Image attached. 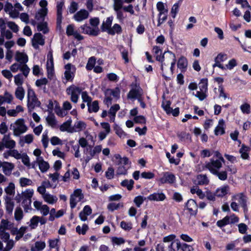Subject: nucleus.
Segmentation results:
<instances>
[{"label": "nucleus", "instance_id": "1", "mask_svg": "<svg viewBox=\"0 0 251 251\" xmlns=\"http://www.w3.org/2000/svg\"><path fill=\"white\" fill-rule=\"evenodd\" d=\"M0 251H10L15 246V242L10 239V234L6 229L0 227Z\"/></svg>", "mask_w": 251, "mask_h": 251}, {"label": "nucleus", "instance_id": "2", "mask_svg": "<svg viewBox=\"0 0 251 251\" xmlns=\"http://www.w3.org/2000/svg\"><path fill=\"white\" fill-rule=\"evenodd\" d=\"M102 150L100 145H98L93 148L91 146L83 149V156L80 158V161L87 164L96 154L100 153Z\"/></svg>", "mask_w": 251, "mask_h": 251}, {"label": "nucleus", "instance_id": "3", "mask_svg": "<svg viewBox=\"0 0 251 251\" xmlns=\"http://www.w3.org/2000/svg\"><path fill=\"white\" fill-rule=\"evenodd\" d=\"M10 128L13 131V135L18 137L25 133L28 129V127L25 124V120L20 118L10 125Z\"/></svg>", "mask_w": 251, "mask_h": 251}, {"label": "nucleus", "instance_id": "4", "mask_svg": "<svg viewBox=\"0 0 251 251\" xmlns=\"http://www.w3.org/2000/svg\"><path fill=\"white\" fill-rule=\"evenodd\" d=\"M34 194L33 189H26L22 191L19 195L20 199L22 201L23 206L25 211L27 212L30 209L31 203V198Z\"/></svg>", "mask_w": 251, "mask_h": 251}, {"label": "nucleus", "instance_id": "5", "mask_svg": "<svg viewBox=\"0 0 251 251\" xmlns=\"http://www.w3.org/2000/svg\"><path fill=\"white\" fill-rule=\"evenodd\" d=\"M208 79L206 78L201 80L198 84L199 90L196 92L195 97L201 101H202L207 97L208 92Z\"/></svg>", "mask_w": 251, "mask_h": 251}, {"label": "nucleus", "instance_id": "6", "mask_svg": "<svg viewBox=\"0 0 251 251\" xmlns=\"http://www.w3.org/2000/svg\"><path fill=\"white\" fill-rule=\"evenodd\" d=\"M82 92V89L81 87L75 85H71L66 89L67 94L70 96L71 101L74 103H76L79 100V96Z\"/></svg>", "mask_w": 251, "mask_h": 251}, {"label": "nucleus", "instance_id": "7", "mask_svg": "<svg viewBox=\"0 0 251 251\" xmlns=\"http://www.w3.org/2000/svg\"><path fill=\"white\" fill-rule=\"evenodd\" d=\"M160 177L156 179L159 185L164 184H172L176 181V176L171 172H162L160 174Z\"/></svg>", "mask_w": 251, "mask_h": 251}, {"label": "nucleus", "instance_id": "8", "mask_svg": "<svg viewBox=\"0 0 251 251\" xmlns=\"http://www.w3.org/2000/svg\"><path fill=\"white\" fill-rule=\"evenodd\" d=\"M225 161H224L212 158L209 161L205 162L204 167L208 169L211 173L213 174L216 173V171H219L222 168L223 163Z\"/></svg>", "mask_w": 251, "mask_h": 251}, {"label": "nucleus", "instance_id": "9", "mask_svg": "<svg viewBox=\"0 0 251 251\" xmlns=\"http://www.w3.org/2000/svg\"><path fill=\"white\" fill-rule=\"evenodd\" d=\"M40 104L35 93L33 89L28 88L27 90V106L29 110H32L36 106Z\"/></svg>", "mask_w": 251, "mask_h": 251}, {"label": "nucleus", "instance_id": "10", "mask_svg": "<svg viewBox=\"0 0 251 251\" xmlns=\"http://www.w3.org/2000/svg\"><path fill=\"white\" fill-rule=\"evenodd\" d=\"M84 198V195L81 189H75L71 195L70 198V204L72 209L75 207L77 203Z\"/></svg>", "mask_w": 251, "mask_h": 251}, {"label": "nucleus", "instance_id": "11", "mask_svg": "<svg viewBox=\"0 0 251 251\" xmlns=\"http://www.w3.org/2000/svg\"><path fill=\"white\" fill-rule=\"evenodd\" d=\"M39 5L41 8L36 13L35 18L38 21H43L48 12V2L46 0H41L39 2Z\"/></svg>", "mask_w": 251, "mask_h": 251}, {"label": "nucleus", "instance_id": "12", "mask_svg": "<svg viewBox=\"0 0 251 251\" xmlns=\"http://www.w3.org/2000/svg\"><path fill=\"white\" fill-rule=\"evenodd\" d=\"M131 86V89L127 95V97L128 99L135 100L137 98L143 95V90L139 84L132 83Z\"/></svg>", "mask_w": 251, "mask_h": 251}, {"label": "nucleus", "instance_id": "13", "mask_svg": "<svg viewBox=\"0 0 251 251\" xmlns=\"http://www.w3.org/2000/svg\"><path fill=\"white\" fill-rule=\"evenodd\" d=\"M64 77L67 81H72L75 72V67L70 63L65 66Z\"/></svg>", "mask_w": 251, "mask_h": 251}, {"label": "nucleus", "instance_id": "14", "mask_svg": "<svg viewBox=\"0 0 251 251\" xmlns=\"http://www.w3.org/2000/svg\"><path fill=\"white\" fill-rule=\"evenodd\" d=\"M152 51L154 54L156 60L161 62V70L163 72L164 65H166V63L164 62V55H166V57H168V54H163L162 55V50L159 47L154 46L153 48Z\"/></svg>", "mask_w": 251, "mask_h": 251}, {"label": "nucleus", "instance_id": "15", "mask_svg": "<svg viewBox=\"0 0 251 251\" xmlns=\"http://www.w3.org/2000/svg\"><path fill=\"white\" fill-rule=\"evenodd\" d=\"M34 208L44 216L49 214L50 212V207L47 204H43L42 202L35 201L33 202Z\"/></svg>", "mask_w": 251, "mask_h": 251}, {"label": "nucleus", "instance_id": "16", "mask_svg": "<svg viewBox=\"0 0 251 251\" xmlns=\"http://www.w3.org/2000/svg\"><path fill=\"white\" fill-rule=\"evenodd\" d=\"M232 200L237 201L239 205L245 211L247 209V197L243 193H240L233 195Z\"/></svg>", "mask_w": 251, "mask_h": 251}, {"label": "nucleus", "instance_id": "17", "mask_svg": "<svg viewBox=\"0 0 251 251\" xmlns=\"http://www.w3.org/2000/svg\"><path fill=\"white\" fill-rule=\"evenodd\" d=\"M47 70L48 76H52L54 72V63L52 51H50L47 55Z\"/></svg>", "mask_w": 251, "mask_h": 251}, {"label": "nucleus", "instance_id": "18", "mask_svg": "<svg viewBox=\"0 0 251 251\" xmlns=\"http://www.w3.org/2000/svg\"><path fill=\"white\" fill-rule=\"evenodd\" d=\"M146 199L150 201H162L166 199V196L164 193L160 191L150 194Z\"/></svg>", "mask_w": 251, "mask_h": 251}, {"label": "nucleus", "instance_id": "19", "mask_svg": "<svg viewBox=\"0 0 251 251\" xmlns=\"http://www.w3.org/2000/svg\"><path fill=\"white\" fill-rule=\"evenodd\" d=\"M66 34L69 36H73L75 38L79 41L83 39V36L77 30H75V26L72 24L69 25L67 26Z\"/></svg>", "mask_w": 251, "mask_h": 251}, {"label": "nucleus", "instance_id": "20", "mask_svg": "<svg viewBox=\"0 0 251 251\" xmlns=\"http://www.w3.org/2000/svg\"><path fill=\"white\" fill-rule=\"evenodd\" d=\"M164 54H168V56L166 58V62H165L166 65H164V66L168 65L169 62H170V70L172 73L173 74L174 71V68L176 63V55L174 53L169 50L165 51L164 52Z\"/></svg>", "mask_w": 251, "mask_h": 251}, {"label": "nucleus", "instance_id": "21", "mask_svg": "<svg viewBox=\"0 0 251 251\" xmlns=\"http://www.w3.org/2000/svg\"><path fill=\"white\" fill-rule=\"evenodd\" d=\"M81 32L83 33L89 34L93 36H97L99 33L98 27H91L86 25H84L80 27Z\"/></svg>", "mask_w": 251, "mask_h": 251}, {"label": "nucleus", "instance_id": "22", "mask_svg": "<svg viewBox=\"0 0 251 251\" xmlns=\"http://www.w3.org/2000/svg\"><path fill=\"white\" fill-rule=\"evenodd\" d=\"M185 207L192 215H196L198 211V205L193 199L189 200L186 203Z\"/></svg>", "mask_w": 251, "mask_h": 251}, {"label": "nucleus", "instance_id": "23", "mask_svg": "<svg viewBox=\"0 0 251 251\" xmlns=\"http://www.w3.org/2000/svg\"><path fill=\"white\" fill-rule=\"evenodd\" d=\"M32 46L35 49H38L39 45L43 46L45 44L43 36L40 33H35L32 39Z\"/></svg>", "mask_w": 251, "mask_h": 251}, {"label": "nucleus", "instance_id": "24", "mask_svg": "<svg viewBox=\"0 0 251 251\" xmlns=\"http://www.w3.org/2000/svg\"><path fill=\"white\" fill-rule=\"evenodd\" d=\"M89 12L87 10L83 9L77 12L74 15L73 17L75 21L80 22L85 19H87L89 17Z\"/></svg>", "mask_w": 251, "mask_h": 251}, {"label": "nucleus", "instance_id": "25", "mask_svg": "<svg viewBox=\"0 0 251 251\" xmlns=\"http://www.w3.org/2000/svg\"><path fill=\"white\" fill-rule=\"evenodd\" d=\"M64 7V0H60L56 2L57 23L60 25L62 20V11Z\"/></svg>", "mask_w": 251, "mask_h": 251}, {"label": "nucleus", "instance_id": "26", "mask_svg": "<svg viewBox=\"0 0 251 251\" xmlns=\"http://www.w3.org/2000/svg\"><path fill=\"white\" fill-rule=\"evenodd\" d=\"M230 191L229 186L228 185H224L218 188L215 192L216 197L223 198L227 195Z\"/></svg>", "mask_w": 251, "mask_h": 251}, {"label": "nucleus", "instance_id": "27", "mask_svg": "<svg viewBox=\"0 0 251 251\" xmlns=\"http://www.w3.org/2000/svg\"><path fill=\"white\" fill-rule=\"evenodd\" d=\"M226 125L225 121L223 119H220L218 124L214 129L215 135H223L225 133Z\"/></svg>", "mask_w": 251, "mask_h": 251}, {"label": "nucleus", "instance_id": "28", "mask_svg": "<svg viewBox=\"0 0 251 251\" xmlns=\"http://www.w3.org/2000/svg\"><path fill=\"white\" fill-rule=\"evenodd\" d=\"M72 120L69 118L66 122H64L59 127L61 131H66L68 133H72L73 126H72Z\"/></svg>", "mask_w": 251, "mask_h": 251}, {"label": "nucleus", "instance_id": "29", "mask_svg": "<svg viewBox=\"0 0 251 251\" xmlns=\"http://www.w3.org/2000/svg\"><path fill=\"white\" fill-rule=\"evenodd\" d=\"M36 162L38 165L39 168L41 172L45 173L49 170L50 168L49 164L45 161L43 158H38L36 159Z\"/></svg>", "mask_w": 251, "mask_h": 251}, {"label": "nucleus", "instance_id": "30", "mask_svg": "<svg viewBox=\"0 0 251 251\" xmlns=\"http://www.w3.org/2000/svg\"><path fill=\"white\" fill-rule=\"evenodd\" d=\"M86 127V125L84 122L81 121H76L75 123L74 126H73L72 133L82 131Z\"/></svg>", "mask_w": 251, "mask_h": 251}, {"label": "nucleus", "instance_id": "31", "mask_svg": "<svg viewBox=\"0 0 251 251\" xmlns=\"http://www.w3.org/2000/svg\"><path fill=\"white\" fill-rule=\"evenodd\" d=\"M14 168V165L12 163L3 162L2 172L6 176H10Z\"/></svg>", "mask_w": 251, "mask_h": 251}, {"label": "nucleus", "instance_id": "32", "mask_svg": "<svg viewBox=\"0 0 251 251\" xmlns=\"http://www.w3.org/2000/svg\"><path fill=\"white\" fill-rule=\"evenodd\" d=\"M113 20V17L110 16L107 17L105 21H104L102 24L101 29L102 31H105L108 32V30L110 29L112 22Z\"/></svg>", "mask_w": 251, "mask_h": 251}, {"label": "nucleus", "instance_id": "33", "mask_svg": "<svg viewBox=\"0 0 251 251\" xmlns=\"http://www.w3.org/2000/svg\"><path fill=\"white\" fill-rule=\"evenodd\" d=\"M15 59L20 63L23 64H26L28 60L27 55L24 52H17L16 53Z\"/></svg>", "mask_w": 251, "mask_h": 251}, {"label": "nucleus", "instance_id": "34", "mask_svg": "<svg viewBox=\"0 0 251 251\" xmlns=\"http://www.w3.org/2000/svg\"><path fill=\"white\" fill-rule=\"evenodd\" d=\"M5 200L6 211L8 214H11L14 208V202L12 199L8 196L5 197Z\"/></svg>", "mask_w": 251, "mask_h": 251}, {"label": "nucleus", "instance_id": "35", "mask_svg": "<svg viewBox=\"0 0 251 251\" xmlns=\"http://www.w3.org/2000/svg\"><path fill=\"white\" fill-rule=\"evenodd\" d=\"M42 198L45 202L50 204H53L56 203L58 200L57 198L55 196L51 195L49 193L43 196Z\"/></svg>", "mask_w": 251, "mask_h": 251}, {"label": "nucleus", "instance_id": "36", "mask_svg": "<svg viewBox=\"0 0 251 251\" xmlns=\"http://www.w3.org/2000/svg\"><path fill=\"white\" fill-rule=\"evenodd\" d=\"M48 243L50 249H55L56 251H59L60 244V238L59 237L57 238L49 239Z\"/></svg>", "mask_w": 251, "mask_h": 251}, {"label": "nucleus", "instance_id": "37", "mask_svg": "<svg viewBox=\"0 0 251 251\" xmlns=\"http://www.w3.org/2000/svg\"><path fill=\"white\" fill-rule=\"evenodd\" d=\"M46 247V243L44 241H37L31 247V251H42Z\"/></svg>", "mask_w": 251, "mask_h": 251}, {"label": "nucleus", "instance_id": "38", "mask_svg": "<svg viewBox=\"0 0 251 251\" xmlns=\"http://www.w3.org/2000/svg\"><path fill=\"white\" fill-rule=\"evenodd\" d=\"M19 184L21 187H25L29 186H33L34 183L33 181L28 178L22 177H20L19 180Z\"/></svg>", "mask_w": 251, "mask_h": 251}, {"label": "nucleus", "instance_id": "39", "mask_svg": "<svg viewBox=\"0 0 251 251\" xmlns=\"http://www.w3.org/2000/svg\"><path fill=\"white\" fill-rule=\"evenodd\" d=\"M88 106V111L89 113H96L99 110V102L98 100H95L87 104Z\"/></svg>", "mask_w": 251, "mask_h": 251}, {"label": "nucleus", "instance_id": "40", "mask_svg": "<svg viewBox=\"0 0 251 251\" xmlns=\"http://www.w3.org/2000/svg\"><path fill=\"white\" fill-rule=\"evenodd\" d=\"M122 29L121 25L118 24H115L110 29L108 30V33L111 35L115 34H120L122 33Z\"/></svg>", "mask_w": 251, "mask_h": 251}, {"label": "nucleus", "instance_id": "41", "mask_svg": "<svg viewBox=\"0 0 251 251\" xmlns=\"http://www.w3.org/2000/svg\"><path fill=\"white\" fill-rule=\"evenodd\" d=\"M188 65V62L187 59L184 57L181 56L180 57V58L178 59L177 62V67L181 70V71H184Z\"/></svg>", "mask_w": 251, "mask_h": 251}, {"label": "nucleus", "instance_id": "42", "mask_svg": "<svg viewBox=\"0 0 251 251\" xmlns=\"http://www.w3.org/2000/svg\"><path fill=\"white\" fill-rule=\"evenodd\" d=\"M181 247V244L179 240H176L171 243L168 247V251H177Z\"/></svg>", "mask_w": 251, "mask_h": 251}, {"label": "nucleus", "instance_id": "43", "mask_svg": "<svg viewBox=\"0 0 251 251\" xmlns=\"http://www.w3.org/2000/svg\"><path fill=\"white\" fill-rule=\"evenodd\" d=\"M46 120L48 124L52 127H54L56 126L57 121L53 114L50 112Z\"/></svg>", "mask_w": 251, "mask_h": 251}, {"label": "nucleus", "instance_id": "44", "mask_svg": "<svg viewBox=\"0 0 251 251\" xmlns=\"http://www.w3.org/2000/svg\"><path fill=\"white\" fill-rule=\"evenodd\" d=\"M106 91L107 95L111 96L113 99L117 100L120 98V90L119 88L117 87L113 89H108Z\"/></svg>", "mask_w": 251, "mask_h": 251}, {"label": "nucleus", "instance_id": "45", "mask_svg": "<svg viewBox=\"0 0 251 251\" xmlns=\"http://www.w3.org/2000/svg\"><path fill=\"white\" fill-rule=\"evenodd\" d=\"M250 151V148L242 145L241 148L239 150V152L241 154V157L244 159H247L249 157V152Z\"/></svg>", "mask_w": 251, "mask_h": 251}, {"label": "nucleus", "instance_id": "46", "mask_svg": "<svg viewBox=\"0 0 251 251\" xmlns=\"http://www.w3.org/2000/svg\"><path fill=\"white\" fill-rule=\"evenodd\" d=\"M24 213L22 208L20 207L16 208L14 212V218L18 222H20L23 218Z\"/></svg>", "mask_w": 251, "mask_h": 251}, {"label": "nucleus", "instance_id": "47", "mask_svg": "<svg viewBox=\"0 0 251 251\" xmlns=\"http://www.w3.org/2000/svg\"><path fill=\"white\" fill-rule=\"evenodd\" d=\"M25 90L22 86L17 87L16 89L15 95L17 99L22 100L25 96Z\"/></svg>", "mask_w": 251, "mask_h": 251}, {"label": "nucleus", "instance_id": "48", "mask_svg": "<svg viewBox=\"0 0 251 251\" xmlns=\"http://www.w3.org/2000/svg\"><path fill=\"white\" fill-rule=\"evenodd\" d=\"M39 216H34L30 219V221L27 223V224L31 229H35L37 227L39 222Z\"/></svg>", "mask_w": 251, "mask_h": 251}, {"label": "nucleus", "instance_id": "49", "mask_svg": "<svg viewBox=\"0 0 251 251\" xmlns=\"http://www.w3.org/2000/svg\"><path fill=\"white\" fill-rule=\"evenodd\" d=\"M197 183L199 185H205L209 182V179L206 175H200L197 177Z\"/></svg>", "mask_w": 251, "mask_h": 251}, {"label": "nucleus", "instance_id": "50", "mask_svg": "<svg viewBox=\"0 0 251 251\" xmlns=\"http://www.w3.org/2000/svg\"><path fill=\"white\" fill-rule=\"evenodd\" d=\"M5 193L10 196H12L15 194V186L14 183L10 182L8 186L5 188Z\"/></svg>", "mask_w": 251, "mask_h": 251}, {"label": "nucleus", "instance_id": "51", "mask_svg": "<svg viewBox=\"0 0 251 251\" xmlns=\"http://www.w3.org/2000/svg\"><path fill=\"white\" fill-rule=\"evenodd\" d=\"M25 78L23 76L22 74H19L14 76V82L17 87L22 86L24 83V79Z\"/></svg>", "mask_w": 251, "mask_h": 251}, {"label": "nucleus", "instance_id": "52", "mask_svg": "<svg viewBox=\"0 0 251 251\" xmlns=\"http://www.w3.org/2000/svg\"><path fill=\"white\" fill-rule=\"evenodd\" d=\"M118 167L116 170V175H126L127 173V168L124 164L118 165Z\"/></svg>", "mask_w": 251, "mask_h": 251}, {"label": "nucleus", "instance_id": "53", "mask_svg": "<svg viewBox=\"0 0 251 251\" xmlns=\"http://www.w3.org/2000/svg\"><path fill=\"white\" fill-rule=\"evenodd\" d=\"M191 193L193 194H196L201 199H203L205 196L202 190L198 187L192 188L191 189Z\"/></svg>", "mask_w": 251, "mask_h": 251}, {"label": "nucleus", "instance_id": "54", "mask_svg": "<svg viewBox=\"0 0 251 251\" xmlns=\"http://www.w3.org/2000/svg\"><path fill=\"white\" fill-rule=\"evenodd\" d=\"M182 0H179L176 3H175L171 9V14L173 18L176 17V14L178 11V8L180 5L181 4Z\"/></svg>", "mask_w": 251, "mask_h": 251}, {"label": "nucleus", "instance_id": "55", "mask_svg": "<svg viewBox=\"0 0 251 251\" xmlns=\"http://www.w3.org/2000/svg\"><path fill=\"white\" fill-rule=\"evenodd\" d=\"M115 158L118 160L117 165L124 164L125 165H126L128 163L129 160L128 158L126 157H122V156L120 154H115Z\"/></svg>", "mask_w": 251, "mask_h": 251}, {"label": "nucleus", "instance_id": "56", "mask_svg": "<svg viewBox=\"0 0 251 251\" xmlns=\"http://www.w3.org/2000/svg\"><path fill=\"white\" fill-rule=\"evenodd\" d=\"M134 183V181L132 179L129 180L125 179L121 182V184L123 187H126L128 190H131L133 187Z\"/></svg>", "mask_w": 251, "mask_h": 251}, {"label": "nucleus", "instance_id": "57", "mask_svg": "<svg viewBox=\"0 0 251 251\" xmlns=\"http://www.w3.org/2000/svg\"><path fill=\"white\" fill-rule=\"evenodd\" d=\"M88 229V226L86 224H83L82 226H77L76 227V231L79 234L85 235Z\"/></svg>", "mask_w": 251, "mask_h": 251}, {"label": "nucleus", "instance_id": "58", "mask_svg": "<svg viewBox=\"0 0 251 251\" xmlns=\"http://www.w3.org/2000/svg\"><path fill=\"white\" fill-rule=\"evenodd\" d=\"M212 174L216 176L218 178L221 180H225L227 177V174L226 171L219 172V171H217L216 173H214Z\"/></svg>", "mask_w": 251, "mask_h": 251}, {"label": "nucleus", "instance_id": "59", "mask_svg": "<svg viewBox=\"0 0 251 251\" xmlns=\"http://www.w3.org/2000/svg\"><path fill=\"white\" fill-rule=\"evenodd\" d=\"M156 8L158 11L159 12V15L162 16L163 14L165 13H168V10L165 8L164 4L162 2H158L156 4Z\"/></svg>", "mask_w": 251, "mask_h": 251}, {"label": "nucleus", "instance_id": "60", "mask_svg": "<svg viewBox=\"0 0 251 251\" xmlns=\"http://www.w3.org/2000/svg\"><path fill=\"white\" fill-rule=\"evenodd\" d=\"M96 64V58L95 57H91L86 64V68L87 70H92L95 67Z\"/></svg>", "mask_w": 251, "mask_h": 251}, {"label": "nucleus", "instance_id": "61", "mask_svg": "<svg viewBox=\"0 0 251 251\" xmlns=\"http://www.w3.org/2000/svg\"><path fill=\"white\" fill-rule=\"evenodd\" d=\"M111 242L113 245H121L125 243V239L122 237H112Z\"/></svg>", "mask_w": 251, "mask_h": 251}, {"label": "nucleus", "instance_id": "62", "mask_svg": "<svg viewBox=\"0 0 251 251\" xmlns=\"http://www.w3.org/2000/svg\"><path fill=\"white\" fill-rule=\"evenodd\" d=\"M3 97L4 98V102L8 104H11L14 99L13 96L7 91L4 92Z\"/></svg>", "mask_w": 251, "mask_h": 251}, {"label": "nucleus", "instance_id": "63", "mask_svg": "<svg viewBox=\"0 0 251 251\" xmlns=\"http://www.w3.org/2000/svg\"><path fill=\"white\" fill-rule=\"evenodd\" d=\"M81 95L83 102H86L88 104L91 102L92 99L88 95L86 91H82Z\"/></svg>", "mask_w": 251, "mask_h": 251}, {"label": "nucleus", "instance_id": "64", "mask_svg": "<svg viewBox=\"0 0 251 251\" xmlns=\"http://www.w3.org/2000/svg\"><path fill=\"white\" fill-rule=\"evenodd\" d=\"M21 156L22 157L21 159H22L23 163L28 168H30L31 164L30 163L29 158L28 155L26 153H22Z\"/></svg>", "mask_w": 251, "mask_h": 251}]
</instances>
